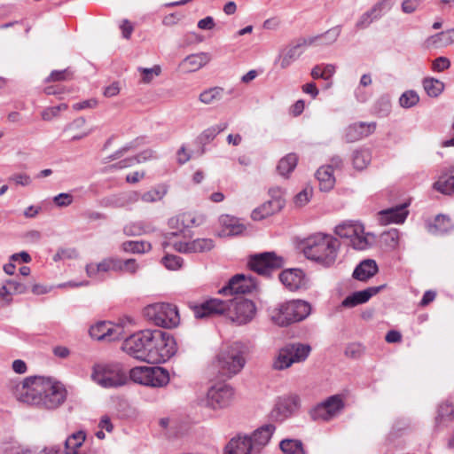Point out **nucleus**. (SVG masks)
Returning a JSON list of instances; mask_svg holds the SVG:
<instances>
[{
	"mask_svg": "<svg viewBox=\"0 0 454 454\" xmlns=\"http://www.w3.org/2000/svg\"><path fill=\"white\" fill-rule=\"evenodd\" d=\"M302 252L308 260L329 268L337 259L340 241L327 234L315 233L306 238L302 243Z\"/></svg>",
	"mask_w": 454,
	"mask_h": 454,
	"instance_id": "obj_1",
	"label": "nucleus"
},
{
	"mask_svg": "<svg viewBox=\"0 0 454 454\" xmlns=\"http://www.w3.org/2000/svg\"><path fill=\"white\" fill-rule=\"evenodd\" d=\"M90 377L95 383L105 388L119 387L129 380L127 368L120 362L94 364Z\"/></svg>",
	"mask_w": 454,
	"mask_h": 454,
	"instance_id": "obj_2",
	"label": "nucleus"
},
{
	"mask_svg": "<svg viewBox=\"0 0 454 454\" xmlns=\"http://www.w3.org/2000/svg\"><path fill=\"white\" fill-rule=\"evenodd\" d=\"M148 345L147 363L149 364L165 363L169 360L177 350L174 337L159 329L151 330Z\"/></svg>",
	"mask_w": 454,
	"mask_h": 454,
	"instance_id": "obj_3",
	"label": "nucleus"
},
{
	"mask_svg": "<svg viewBox=\"0 0 454 454\" xmlns=\"http://www.w3.org/2000/svg\"><path fill=\"white\" fill-rule=\"evenodd\" d=\"M311 313V305L302 300H292L279 304L271 311V320L279 326L306 319Z\"/></svg>",
	"mask_w": 454,
	"mask_h": 454,
	"instance_id": "obj_4",
	"label": "nucleus"
},
{
	"mask_svg": "<svg viewBox=\"0 0 454 454\" xmlns=\"http://www.w3.org/2000/svg\"><path fill=\"white\" fill-rule=\"evenodd\" d=\"M43 377H27L23 380H10L7 387L20 402L30 405H38L43 390Z\"/></svg>",
	"mask_w": 454,
	"mask_h": 454,
	"instance_id": "obj_5",
	"label": "nucleus"
},
{
	"mask_svg": "<svg viewBox=\"0 0 454 454\" xmlns=\"http://www.w3.org/2000/svg\"><path fill=\"white\" fill-rule=\"evenodd\" d=\"M245 364L243 346L239 342H234L222 349L216 356V366L219 372L228 378L239 373Z\"/></svg>",
	"mask_w": 454,
	"mask_h": 454,
	"instance_id": "obj_6",
	"label": "nucleus"
},
{
	"mask_svg": "<svg viewBox=\"0 0 454 454\" xmlns=\"http://www.w3.org/2000/svg\"><path fill=\"white\" fill-rule=\"evenodd\" d=\"M144 316L163 328L176 327L180 322L176 306L170 303L150 304L144 309Z\"/></svg>",
	"mask_w": 454,
	"mask_h": 454,
	"instance_id": "obj_7",
	"label": "nucleus"
},
{
	"mask_svg": "<svg viewBox=\"0 0 454 454\" xmlns=\"http://www.w3.org/2000/svg\"><path fill=\"white\" fill-rule=\"evenodd\" d=\"M134 382L153 387H162L169 382V372L160 366H137L129 370Z\"/></svg>",
	"mask_w": 454,
	"mask_h": 454,
	"instance_id": "obj_8",
	"label": "nucleus"
},
{
	"mask_svg": "<svg viewBox=\"0 0 454 454\" xmlns=\"http://www.w3.org/2000/svg\"><path fill=\"white\" fill-rule=\"evenodd\" d=\"M310 351L311 348L308 344L289 343L278 350L272 366L275 370H286L293 364L305 361Z\"/></svg>",
	"mask_w": 454,
	"mask_h": 454,
	"instance_id": "obj_9",
	"label": "nucleus"
},
{
	"mask_svg": "<svg viewBox=\"0 0 454 454\" xmlns=\"http://www.w3.org/2000/svg\"><path fill=\"white\" fill-rule=\"evenodd\" d=\"M345 399L346 395L344 394L328 396L309 411L311 419L314 421L328 422L336 418L345 408Z\"/></svg>",
	"mask_w": 454,
	"mask_h": 454,
	"instance_id": "obj_10",
	"label": "nucleus"
},
{
	"mask_svg": "<svg viewBox=\"0 0 454 454\" xmlns=\"http://www.w3.org/2000/svg\"><path fill=\"white\" fill-rule=\"evenodd\" d=\"M67 395V391L62 383L51 378H44L43 390L41 395L42 400L37 406L48 410L57 409L64 403Z\"/></svg>",
	"mask_w": 454,
	"mask_h": 454,
	"instance_id": "obj_11",
	"label": "nucleus"
},
{
	"mask_svg": "<svg viewBox=\"0 0 454 454\" xmlns=\"http://www.w3.org/2000/svg\"><path fill=\"white\" fill-rule=\"evenodd\" d=\"M150 333L151 329H145L129 337L124 335L121 349L130 356L147 363Z\"/></svg>",
	"mask_w": 454,
	"mask_h": 454,
	"instance_id": "obj_12",
	"label": "nucleus"
},
{
	"mask_svg": "<svg viewBox=\"0 0 454 454\" xmlns=\"http://www.w3.org/2000/svg\"><path fill=\"white\" fill-rule=\"evenodd\" d=\"M335 233L340 238L348 239L351 246L356 250H364L371 245L368 238L364 235V225L356 222H344L337 225Z\"/></svg>",
	"mask_w": 454,
	"mask_h": 454,
	"instance_id": "obj_13",
	"label": "nucleus"
},
{
	"mask_svg": "<svg viewBox=\"0 0 454 454\" xmlns=\"http://www.w3.org/2000/svg\"><path fill=\"white\" fill-rule=\"evenodd\" d=\"M227 301L230 304V309L226 313L231 321L236 324L246 325L254 317L256 307L251 300L236 297Z\"/></svg>",
	"mask_w": 454,
	"mask_h": 454,
	"instance_id": "obj_14",
	"label": "nucleus"
},
{
	"mask_svg": "<svg viewBox=\"0 0 454 454\" xmlns=\"http://www.w3.org/2000/svg\"><path fill=\"white\" fill-rule=\"evenodd\" d=\"M283 264L284 259L277 256L274 252L254 254L248 262V265L253 271L267 277L270 276L273 270L280 269Z\"/></svg>",
	"mask_w": 454,
	"mask_h": 454,
	"instance_id": "obj_15",
	"label": "nucleus"
},
{
	"mask_svg": "<svg viewBox=\"0 0 454 454\" xmlns=\"http://www.w3.org/2000/svg\"><path fill=\"white\" fill-rule=\"evenodd\" d=\"M234 395L233 388L226 384L212 386L207 392L204 405L212 410H220L228 407Z\"/></svg>",
	"mask_w": 454,
	"mask_h": 454,
	"instance_id": "obj_16",
	"label": "nucleus"
},
{
	"mask_svg": "<svg viewBox=\"0 0 454 454\" xmlns=\"http://www.w3.org/2000/svg\"><path fill=\"white\" fill-rule=\"evenodd\" d=\"M257 287L254 277L245 274H236L231 278L226 286L219 290L223 295L245 294L252 293Z\"/></svg>",
	"mask_w": 454,
	"mask_h": 454,
	"instance_id": "obj_17",
	"label": "nucleus"
},
{
	"mask_svg": "<svg viewBox=\"0 0 454 454\" xmlns=\"http://www.w3.org/2000/svg\"><path fill=\"white\" fill-rule=\"evenodd\" d=\"M90 335L98 340H119L124 338V328L121 325L98 322L90 328Z\"/></svg>",
	"mask_w": 454,
	"mask_h": 454,
	"instance_id": "obj_18",
	"label": "nucleus"
},
{
	"mask_svg": "<svg viewBox=\"0 0 454 454\" xmlns=\"http://www.w3.org/2000/svg\"><path fill=\"white\" fill-rule=\"evenodd\" d=\"M192 309L196 318H207L209 317L225 314L230 309L228 301L220 299H209L200 304L192 305Z\"/></svg>",
	"mask_w": 454,
	"mask_h": 454,
	"instance_id": "obj_19",
	"label": "nucleus"
},
{
	"mask_svg": "<svg viewBox=\"0 0 454 454\" xmlns=\"http://www.w3.org/2000/svg\"><path fill=\"white\" fill-rule=\"evenodd\" d=\"M271 200L264 202L262 205L253 210L251 217L254 221L262 220L273 214L280 211L285 206V200L280 195L279 190L271 189L270 191Z\"/></svg>",
	"mask_w": 454,
	"mask_h": 454,
	"instance_id": "obj_20",
	"label": "nucleus"
},
{
	"mask_svg": "<svg viewBox=\"0 0 454 454\" xmlns=\"http://www.w3.org/2000/svg\"><path fill=\"white\" fill-rule=\"evenodd\" d=\"M300 405L301 400L297 395L283 397L279 399L275 408L272 410L270 417L275 420L283 421L298 411Z\"/></svg>",
	"mask_w": 454,
	"mask_h": 454,
	"instance_id": "obj_21",
	"label": "nucleus"
},
{
	"mask_svg": "<svg viewBox=\"0 0 454 454\" xmlns=\"http://www.w3.org/2000/svg\"><path fill=\"white\" fill-rule=\"evenodd\" d=\"M119 269L117 257H107L98 263H89L85 267L87 276L98 280H103L106 273L118 272Z\"/></svg>",
	"mask_w": 454,
	"mask_h": 454,
	"instance_id": "obj_22",
	"label": "nucleus"
},
{
	"mask_svg": "<svg viewBox=\"0 0 454 454\" xmlns=\"http://www.w3.org/2000/svg\"><path fill=\"white\" fill-rule=\"evenodd\" d=\"M279 280L290 291L306 289L309 280L301 269H288L279 274Z\"/></svg>",
	"mask_w": 454,
	"mask_h": 454,
	"instance_id": "obj_23",
	"label": "nucleus"
},
{
	"mask_svg": "<svg viewBox=\"0 0 454 454\" xmlns=\"http://www.w3.org/2000/svg\"><path fill=\"white\" fill-rule=\"evenodd\" d=\"M377 127L375 121H359L348 125L344 131V138L348 143L356 142L372 134Z\"/></svg>",
	"mask_w": 454,
	"mask_h": 454,
	"instance_id": "obj_24",
	"label": "nucleus"
},
{
	"mask_svg": "<svg viewBox=\"0 0 454 454\" xmlns=\"http://www.w3.org/2000/svg\"><path fill=\"white\" fill-rule=\"evenodd\" d=\"M215 247V242L211 239H196L190 242H175L173 247L176 251L183 254L205 253Z\"/></svg>",
	"mask_w": 454,
	"mask_h": 454,
	"instance_id": "obj_25",
	"label": "nucleus"
},
{
	"mask_svg": "<svg viewBox=\"0 0 454 454\" xmlns=\"http://www.w3.org/2000/svg\"><path fill=\"white\" fill-rule=\"evenodd\" d=\"M385 287V285L380 286H371L362 291H357L352 294L347 296L341 302V305L345 308H353L359 304L365 303L370 300L371 297L377 294L381 289Z\"/></svg>",
	"mask_w": 454,
	"mask_h": 454,
	"instance_id": "obj_26",
	"label": "nucleus"
},
{
	"mask_svg": "<svg viewBox=\"0 0 454 454\" xmlns=\"http://www.w3.org/2000/svg\"><path fill=\"white\" fill-rule=\"evenodd\" d=\"M275 429L274 425L267 424L256 429L251 436H247L251 442L252 449L258 451L265 446L270 440Z\"/></svg>",
	"mask_w": 454,
	"mask_h": 454,
	"instance_id": "obj_27",
	"label": "nucleus"
},
{
	"mask_svg": "<svg viewBox=\"0 0 454 454\" xmlns=\"http://www.w3.org/2000/svg\"><path fill=\"white\" fill-rule=\"evenodd\" d=\"M405 207L406 205H400L382 210L380 214V223L383 224L403 223L408 215V211Z\"/></svg>",
	"mask_w": 454,
	"mask_h": 454,
	"instance_id": "obj_28",
	"label": "nucleus"
},
{
	"mask_svg": "<svg viewBox=\"0 0 454 454\" xmlns=\"http://www.w3.org/2000/svg\"><path fill=\"white\" fill-rule=\"evenodd\" d=\"M433 187L437 192L445 195L454 193V164L442 171Z\"/></svg>",
	"mask_w": 454,
	"mask_h": 454,
	"instance_id": "obj_29",
	"label": "nucleus"
},
{
	"mask_svg": "<svg viewBox=\"0 0 454 454\" xmlns=\"http://www.w3.org/2000/svg\"><path fill=\"white\" fill-rule=\"evenodd\" d=\"M454 43V28L442 31L427 37L425 41V46L430 48H442Z\"/></svg>",
	"mask_w": 454,
	"mask_h": 454,
	"instance_id": "obj_30",
	"label": "nucleus"
},
{
	"mask_svg": "<svg viewBox=\"0 0 454 454\" xmlns=\"http://www.w3.org/2000/svg\"><path fill=\"white\" fill-rule=\"evenodd\" d=\"M210 59L208 53L200 52L187 56L180 66L185 72L192 73L206 66Z\"/></svg>",
	"mask_w": 454,
	"mask_h": 454,
	"instance_id": "obj_31",
	"label": "nucleus"
},
{
	"mask_svg": "<svg viewBox=\"0 0 454 454\" xmlns=\"http://www.w3.org/2000/svg\"><path fill=\"white\" fill-rule=\"evenodd\" d=\"M378 265L372 259L362 261L354 270L353 278L359 281H366L378 272Z\"/></svg>",
	"mask_w": 454,
	"mask_h": 454,
	"instance_id": "obj_32",
	"label": "nucleus"
},
{
	"mask_svg": "<svg viewBox=\"0 0 454 454\" xmlns=\"http://www.w3.org/2000/svg\"><path fill=\"white\" fill-rule=\"evenodd\" d=\"M254 450L247 435L232 438L224 449V454H251Z\"/></svg>",
	"mask_w": 454,
	"mask_h": 454,
	"instance_id": "obj_33",
	"label": "nucleus"
},
{
	"mask_svg": "<svg viewBox=\"0 0 454 454\" xmlns=\"http://www.w3.org/2000/svg\"><path fill=\"white\" fill-rule=\"evenodd\" d=\"M454 228L450 218L444 215H438L433 223H427V231L434 235H442Z\"/></svg>",
	"mask_w": 454,
	"mask_h": 454,
	"instance_id": "obj_34",
	"label": "nucleus"
},
{
	"mask_svg": "<svg viewBox=\"0 0 454 454\" xmlns=\"http://www.w3.org/2000/svg\"><path fill=\"white\" fill-rule=\"evenodd\" d=\"M167 187L165 185H158L151 190L139 195L137 192H133L130 200L137 201L139 199L144 202L153 203L160 200L167 194Z\"/></svg>",
	"mask_w": 454,
	"mask_h": 454,
	"instance_id": "obj_35",
	"label": "nucleus"
},
{
	"mask_svg": "<svg viewBox=\"0 0 454 454\" xmlns=\"http://www.w3.org/2000/svg\"><path fill=\"white\" fill-rule=\"evenodd\" d=\"M155 158L153 152L151 150H145L137 154V156L126 158L118 161L115 164L111 165L109 168L112 169H121L129 167H132L136 164L145 162L148 160Z\"/></svg>",
	"mask_w": 454,
	"mask_h": 454,
	"instance_id": "obj_36",
	"label": "nucleus"
},
{
	"mask_svg": "<svg viewBox=\"0 0 454 454\" xmlns=\"http://www.w3.org/2000/svg\"><path fill=\"white\" fill-rule=\"evenodd\" d=\"M301 53L300 44H291L283 50L276 63H278L282 69H286L296 60Z\"/></svg>",
	"mask_w": 454,
	"mask_h": 454,
	"instance_id": "obj_37",
	"label": "nucleus"
},
{
	"mask_svg": "<svg viewBox=\"0 0 454 454\" xmlns=\"http://www.w3.org/2000/svg\"><path fill=\"white\" fill-rule=\"evenodd\" d=\"M316 176L319 182L321 191H329L334 185L333 169L332 165L321 167L317 169Z\"/></svg>",
	"mask_w": 454,
	"mask_h": 454,
	"instance_id": "obj_38",
	"label": "nucleus"
},
{
	"mask_svg": "<svg viewBox=\"0 0 454 454\" xmlns=\"http://www.w3.org/2000/svg\"><path fill=\"white\" fill-rule=\"evenodd\" d=\"M297 162V155L295 153H289L279 160L277 166V170L279 175L286 176L295 168Z\"/></svg>",
	"mask_w": 454,
	"mask_h": 454,
	"instance_id": "obj_39",
	"label": "nucleus"
},
{
	"mask_svg": "<svg viewBox=\"0 0 454 454\" xmlns=\"http://www.w3.org/2000/svg\"><path fill=\"white\" fill-rule=\"evenodd\" d=\"M228 127L227 122H222L217 125L209 127L202 131V133L198 137V140L202 145H207L210 143L212 140L215 139V137L221 133L222 131L225 130Z\"/></svg>",
	"mask_w": 454,
	"mask_h": 454,
	"instance_id": "obj_40",
	"label": "nucleus"
},
{
	"mask_svg": "<svg viewBox=\"0 0 454 454\" xmlns=\"http://www.w3.org/2000/svg\"><path fill=\"white\" fill-rule=\"evenodd\" d=\"M280 450L285 454H306L303 443L296 439H284L279 443Z\"/></svg>",
	"mask_w": 454,
	"mask_h": 454,
	"instance_id": "obj_41",
	"label": "nucleus"
},
{
	"mask_svg": "<svg viewBox=\"0 0 454 454\" xmlns=\"http://www.w3.org/2000/svg\"><path fill=\"white\" fill-rule=\"evenodd\" d=\"M422 83L425 91L431 98L438 97L444 90V83L433 77L425 78Z\"/></svg>",
	"mask_w": 454,
	"mask_h": 454,
	"instance_id": "obj_42",
	"label": "nucleus"
},
{
	"mask_svg": "<svg viewBox=\"0 0 454 454\" xmlns=\"http://www.w3.org/2000/svg\"><path fill=\"white\" fill-rule=\"evenodd\" d=\"M372 155L368 149H359L353 153L352 161L354 168L363 170L371 162Z\"/></svg>",
	"mask_w": 454,
	"mask_h": 454,
	"instance_id": "obj_43",
	"label": "nucleus"
},
{
	"mask_svg": "<svg viewBox=\"0 0 454 454\" xmlns=\"http://www.w3.org/2000/svg\"><path fill=\"white\" fill-rule=\"evenodd\" d=\"M223 89L221 87H213L205 90L200 94L199 99L201 103L209 105L218 101L223 97Z\"/></svg>",
	"mask_w": 454,
	"mask_h": 454,
	"instance_id": "obj_44",
	"label": "nucleus"
},
{
	"mask_svg": "<svg viewBox=\"0 0 454 454\" xmlns=\"http://www.w3.org/2000/svg\"><path fill=\"white\" fill-rule=\"evenodd\" d=\"M121 248L124 252L141 254L150 251L152 246L146 241H126L122 243Z\"/></svg>",
	"mask_w": 454,
	"mask_h": 454,
	"instance_id": "obj_45",
	"label": "nucleus"
},
{
	"mask_svg": "<svg viewBox=\"0 0 454 454\" xmlns=\"http://www.w3.org/2000/svg\"><path fill=\"white\" fill-rule=\"evenodd\" d=\"M419 101V94L412 90L404 91L399 98V104L403 108L415 106Z\"/></svg>",
	"mask_w": 454,
	"mask_h": 454,
	"instance_id": "obj_46",
	"label": "nucleus"
},
{
	"mask_svg": "<svg viewBox=\"0 0 454 454\" xmlns=\"http://www.w3.org/2000/svg\"><path fill=\"white\" fill-rule=\"evenodd\" d=\"M220 223L226 226L230 230V233L232 235L239 234L245 229L242 224L238 223L237 219L227 215L220 217Z\"/></svg>",
	"mask_w": 454,
	"mask_h": 454,
	"instance_id": "obj_47",
	"label": "nucleus"
},
{
	"mask_svg": "<svg viewBox=\"0 0 454 454\" xmlns=\"http://www.w3.org/2000/svg\"><path fill=\"white\" fill-rule=\"evenodd\" d=\"M73 77V72L70 68L63 70H53L46 78V82L67 81Z\"/></svg>",
	"mask_w": 454,
	"mask_h": 454,
	"instance_id": "obj_48",
	"label": "nucleus"
},
{
	"mask_svg": "<svg viewBox=\"0 0 454 454\" xmlns=\"http://www.w3.org/2000/svg\"><path fill=\"white\" fill-rule=\"evenodd\" d=\"M67 104H60L56 106L47 107L42 111L41 116L43 121H50L52 119L58 117L61 111L67 110Z\"/></svg>",
	"mask_w": 454,
	"mask_h": 454,
	"instance_id": "obj_49",
	"label": "nucleus"
},
{
	"mask_svg": "<svg viewBox=\"0 0 454 454\" xmlns=\"http://www.w3.org/2000/svg\"><path fill=\"white\" fill-rule=\"evenodd\" d=\"M183 262L184 260L180 256L175 254H166L162 258V263L164 264V266L171 270L180 269L182 267Z\"/></svg>",
	"mask_w": 454,
	"mask_h": 454,
	"instance_id": "obj_50",
	"label": "nucleus"
},
{
	"mask_svg": "<svg viewBox=\"0 0 454 454\" xmlns=\"http://www.w3.org/2000/svg\"><path fill=\"white\" fill-rule=\"evenodd\" d=\"M143 142H144V138L137 137L135 140L131 141L130 143L127 144L125 146H123L120 150L116 151L114 153L110 155L108 158L112 160H117V159L121 158L128 151H129L131 149H135V148L138 147L139 145H141Z\"/></svg>",
	"mask_w": 454,
	"mask_h": 454,
	"instance_id": "obj_51",
	"label": "nucleus"
},
{
	"mask_svg": "<svg viewBox=\"0 0 454 454\" xmlns=\"http://www.w3.org/2000/svg\"><path fill=\"white\" fill-rule=\"evenodd\" d=\"M390 1L391 0H381V1L378 2L377 4H375L370 9L371 13L373 14V18H375L376 20H379L383 15V13H385L386 12L390 10V8H391Z\"/></svg>",
	"mask_w": 454,
	"mask_h": 454,
	"instance_id": "obj_52",
	"label": "nucleus"
},
{
	"mask_svg": "<svg viewBox=\"0 0 454 454\" xmlns=\"http://www.w3.org/2000/svg\"><path fill=\"white\" fill-rule=\"evenodd\" d=\"M118 265H120L118 272L122 273L135 274L138 269V264L135 259L121 260L118 258Z\"/></svg>",
	"mask_w": 454,
	"mask_h": 454,
	"instance_id": "obj_53",
	"label": "nucleus"
},
{
	"mask_svg": "<svg viewBox=\"0 0 454 454\" xmlns=\"http://www.w3.org/2000/svg\"><path fill=\"white\" fill-rule=\"evenodd\" d=\"M391 111L390 100L387 98H380L375 105V112L380 117H386Z\"/></svg>",
	"mask_w": 454,
	"mask_h": 454,
	"instance_id": "obj_54",
	"label": "nucleus"
},
{
	"mask_svg": "<svg viewBox=\"0 0 454 454\" xmlns=\"http://www.w3.org/2000/svg\"><path fill=\"white\" fill-rule=\"evenodd\" d=\"M138 71L143 74V82L149 83L154 76H158L160 74V66H154L152 68L138 67Z\"/></svg>",
	"mask_w": 454,
	"mask_h": 454,
	"instance_id": "obj_55",
	"label": "nucleus"
},
{
	"mask_svg": "<svg viewBox=\"0 0 454 454\" xmlns=\"http://www.w3.org/2000/svg\"><path fill=\"white\" fill-rule=\"evenodd\" d=\"M311 196L312 189L305 188L294 197V202L296 207H303L309 201Z\"/></svg>",
	"mask_w": 454,
	"mask_h": 454,
	"instance_id": "obj_56",
	"label": "nucleus"
},
{
	"mask_svg": "<svg viewBox=\"0 0 454 454\" xmlns=\"http://www.w3.org/2000/svg\"><path fill=\"white\" fill-rule=\"evenodd\" d=\"M340 32H341V26L338 25V26H335V27L328 29L326 32L322 34L321 35L322 37H325L326 39V42L325 44L329 45V44H332L334 42H336L338 37L340 35Z\"/></svg>",
	"mask_w": 454,
	"mask_h": 454,
	"instance_id": "obj_57",
	"label": "nucleus"
},
{
	"mask_svg": "<svg viewBox=\"0 0 454 454\" xmlns=\"http://www.w3.org/2000/svg\"><path fill=\"white\" fill-rule=\"evenodd\" d=\"M450 67V61L446 57L436 58L432 63V69L434 72H442Z\"/></svg>",
	"mask_w": 454,
	"mask_h": 454,
	"instance_id": "obj_58",
	"label": "nucleus"
},
{
	"mask_svg": "<svg viewBox=\"0 0 454 454\" xmlns=\"http://www.w3.org/2000/svg\"><path fill=\"white\" fill-rule=\"evenodd\" d=\"M0 300L1 307L8 306L12 301V293L10 289H8L7 285H3L0 286Z\"/></svg>",
	"mask_w": 454,
	"mask_h": 454,
	"instance_id": "obj_59",
	"label": "nucleus"
},
{
	"mask_svg": "<svg viewBox=\"0 0 454 454\" xmlns=\"http://www.w3.org/2000/svg\"><path fill=\"white\" fill-rule=\"evenodd\" d=\"M53 202L59 207H67L73 202V196L69 193H59L53 198Z\"/></svg>",
	"mask_w": 454,
	"mask_h": 454,
	"instance_id": "obj_60",
	"label": "nucleus"
},
{
	"mask_svg": "<svg viewBox=\"0 0 454 454\" xmlns=\"http://www.w3.org/2000/svg\"><path fill=\"white\" fill-rule=\"evenodd\" d=\"M385 242L391 247H395L399 241V232L396 230H391L384 233Z\"/></svg>",
	"mask_w": 454,
	"mask_h": 454,
	"instance_id": "obj_61",
	"label": "nucleus"
},
{
	"mask_svg": "<svg viewBox=\"0 0 454 454\" xmlns=\"http://www.w3.org/2000/svg\"><path fill=\"white\" fill-rule=\"evenodd\" d=\"M178 215L183 229L190 228L196 224V218L192 213H183Z\"/></svg>",
	"mask_w": 454,
	"mask_h": 454,
	"instance_id": "obj_62",
	"label": "nucleus"
},
{
	"mask_svg": "<svg viewBox=\"0 0 454 454\" xmlns=\"http://www.w3.org/2000/svg\"><path fill=\"white\" fill-rule=\"evenodd\" d=\"M419 4L420 0H404L401 7L404 13L411 14L419 8Z\"/></svg>",
	"mask_w": 454,
	"mask_h": 454,
	"instance_id": "obj_63",
	"label": "nucleus"
},
{
	"mask_svg": "<svg viewBox=\"0 0 454 454\" xmlns=\"http://www.w3.org/2000/svg\"><path fill=\"white\" fill-rule=\"evenodd\" d=\"M454 409L450 403H442L438 408V416L437 419H444L448 417H451L453 414Z\"/></svg>",
	"mask_w": 454,
	"mask_h": 454,
	"instance_id": "obj_64",
	"label": "nucleus"
}]
</instances>
